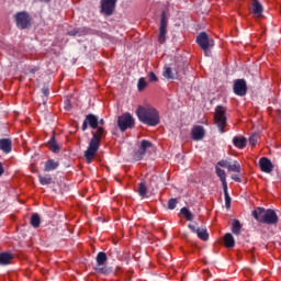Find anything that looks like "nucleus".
<instances>
[{
  "label": "nucleus",
  "mask_w": 281,
  "mask_h": 281,
  "mask_svg": "<svg viewBox=\"0 0 281 281\" xmlns=\"http://www.w3.org/2000/svg\"><path fill=\"white\" fill-rule=\"evenodd\" d=\"M233 144L234 146H236V148H245L247 146V138L243 137V136H235L233 138Z\"/></svg>",
  "instance_id": "obj_18"
},
{
  "label": "nucleus",
  "mask_w": 281,
  "mask_h": 281,
  "mask_svg": "<svg viewBox=\"0 0 281 281\" xmlns=\"http://www.w3.org/2000/svg\"><path fill=\"white\" fill-rule=\"evenodd\" d=\"M16 27L20 30H27L30 25H32V18H30V13L22 11L18 12L14 15Z\"/></svg>",
  "instance_id": "obj_6"
},
{
  "label": "nucleus",
  "mask_w": 281,
  "mask_h": 281,
  "mask_svg": "<svg viewBox=\"0 0 281 281\" xmlns=\"http://www.w3.org/2000/svg\"><path fill=\"white\" fill-rule=\"evenodd\" d=\"M108 260H109V257L105 255V252L103 251L98 252L95 258V261H97L95 267H104Z\"/></svg>",
  "instance_id": "obj_16"
},
{
  "label": "nucleus",
  "mask_w": 281,
  "mask_h": 281,
  "mask_svg": "<svg viewBox=\"0 0 281 281\" xmlns=\"http://www.w3.org/2000/svg\"><path fill=\"white\" fill-rule=\"evenodd\" d=\"M48 148L53 153H58V150H60V146H58V143H56V136L53 135L48 140Z\"/></svg>",
  "instance_id": "obj_22"
},
{
  "label": "nucleus",
  "mask_w": 281,
  "mask_h": 281,
  "mask_svg": "<svg viewBox=\"0 0 281 281\" xmlns=\"http://www.w3.org/2000/svg\"><path fill=\"white\" fill-rule=\"evenodd\" d=\"M32 227H41V216L38 214H33L31 217Z\"/></svg>",
  "instance_id": "obj_30"
},
{
  "label": "nucleus",
  "mask_w": 281,
  "mask_h": 281,
  "mask_svg": "<svg viewBox=\"0 0 281 281\" xmlns=\"http://www.w3.org/2000/svg\"><path fill=\"white\" fill-rule=\"evenodd\" d=\"M196 236L200 238V240H207L210 238V235L207 234V229L205 228H198Z\"/></svg>",
  "instance_id": "obj_28"
},
{
  "label": "nucleus",
  "mask_w": 281,
  "mask_h": 281,
  "mask_svg": "<svg viewBox=\"0 0 281 281\" xmlns=\"http://www.w3.org/2000/svg\"><path fill=\"white\" fill-rule=\"evenodd\" d=\"M42 93L46 97L49 95V88L47 87L42 88Z\"/></svg>",
  "instance_id": "obj_41"
},
{
  "label": "nucleus",
  "mask_w": 281,
  "mask_h": 281,
  "mask_svg": "<svg viewBox=\"0 0 281 281\" xmlns=\"http://www.w3.org/2000/svg\"><path fill=\"white\" fill-rule=\"evenodd\" d=\"M180 212L187 221H192V218H194V215L192 214V212H190V209L188 207H182Z\"/></svg>",
  "instance_id": "obj_31"
},
{
  "label": "nucleus",
  "mask_w": 281,
  "mask_h": 281,
  "mask_svg": "<svg viewBox=\"0 0 281 281\" xmlns=\"http://www.w3.org/2000/svg\"><path fill=\"white\" fill-rule=\"evenodd\" d=\"M89 126L92 128V138L90 139L88 148L85 151V159L87 164H91L93 161L98 150H100V142L106 137V131H104V127L98 126V116L94 114H88L86 116L81 125V130L87 131Z\"/></svg>",
  "instance_id": "obj_1"
},
{
  "label": "nucleus",
  "mask_w": 281,
  "mask_h": 281,
  "mask_svg": "<svg viewBox=\"0 0 281 281\" xmlns=\"http://www.w3.org/2000/svg\"><path fill=\"white\" fill-rule=\"evenodd\" d=\"M189 229L193 232V234H196V232L200 229L199 227L194 226L193 224H189Z\"/></svg>",
  "instance_id": "obj_39"
},
{
  "label": "nucleus",
  "mask_w": 281,
  "mask_h": 281,
  "mask_svg": "<svg viewBox=\"0 0 281 281\" xmlns=\"http://www.w3.org/2000/svg\"><path fill=\"white\" fill-rule=\"evenodd\" d=\"M93 269L97 273H102L103 276H109V273L113 272V270L106 266H94Z\"/></svg>",
  "instance_id": "obj_21"
},
{
  "label": "nucleus",
  "mask_w": 281,
  "mask_h": 281,
  "mask_svg": "<svg viewBox=\"0 0 281 281\" xmlns=\"http://www.w3.org/2000/svg\"><path fill=\"white\" fill-rule=\"evenodd\" d=\"M214 123L220 133H225V126H227V109H225V106L217 105L215 108Z\"/></svg>",
  "instance_id": "obj_4"
},
{
  "label": "nucleus",
  "mask_w": 281,
  "mask_h": 281,
  "mask_svg": "<svg viewBox=\"0 0 281 281\" xmlns=\"http://www.w3.org/2000/svg\"><path fill=\"white\" fill-rule=\"evenodd\" d=\"M162 76L167 80H175V78L177 76V71L172 70L171 67L166 66L164 71H162Z\"/></svg>",
  "instance_id": "obj_19"
},
{
  "label": "nucleus",
  "mask_w": 281,
  "mask_h": 281,
  "mask_svg": "<svg viewBox=\"0 0 281 281\" xmlns=\"http://www.w3.org/2000/svg\"><path fill=\"white\" fill-rule=\"evenodd\" d=\"M42 1H45V3H49V1H52V0H42Z\"/></svg>",
  "instance_id": "obj_45"
},
{
  "label": "nucleus",
  "mask_w": 281,
  "mask_h": 281,
  "mask_svg": "<svg viewBox=\"0 0 281 281\" xmlns=\"http://www.w3.org/2000/svg\"><path fill=\"white\" fill-rule=\"evenodd\" d=\"M136 115L139 122L147 126H157L161 122L159 111L153 105H139L136 110Z\"/></svg>",
  "instance_id": "obj_2"
},
{
  "label": "nucleus",
  "mask_w": 281,
  "mask_h": 281,
  "mask_svg": "<svg viewBox=\"0 0 281 281\" xmlns=\"http://www.w3.org/2000/svg\"><path fill=\"white\" fill-rule=\"evenodd\" d=\"M0 150H3L5 155L12 153V140L10 138L0 139Z\"/></svg>",
  "instance_id": "obj_14"
},
{
  "label": "nucleus",
  "mask_w": 281,
  "mask_h": 281,
  "mask_svg": "<svg viewBox=\"0 0 281 281\" xmlns=\"http://www.w3.org/2000/svg\"><path fill=\"white\" fill-rule=\"evenodd\" d=\"M168 33V19L166 18V12L161 13L158 43H166V34Z\"/></svg>",
  "instance_id": "obj_8"
},
{
  "label": "nucleus",
  "mask_w": 281,
  "mask_h": 281,
  "mask_svg": "<svg viewBox=\"0 0 281 281\" xmlns=\"http://www.w3.org/2000/svg\"><path fill=\"white\" fill-rule=\"evenodd\" d=\"M3 172H5L3 169V164L0 162V177H2Z\"/></svg>",
  "instance_id": "obj_44"
},
{
  "label": "nucleus",
  "mask_w": 281,
  "mask_h": 281,
  "mask_svg": "<svg viewBox=\"0 0 281 281\" xmlns=\"http://www.w3.org/2000/svg\"><path fill=\"white\" fill-rule=\"evenodd\" d=\"M38 179L42 186H49L52 183V177L40 176Z\"/></svg>",
  "instance_id": "obj_32"
},
{
  "label": "nucleus",
  "mask_w": 281,
  "mask_h": 281,
  "mask_svg": "<svg viewBox=\"0 0 281 281\" xmlns=\"http://www.w3.org/2000/svg\"><path fill=\"white\" fill-rule=\"evenodd\" d=\"M115 3H117V0H102L101 12L106 14V16H111V14H113V10H115Z\"/></svg>",
  "instance_id": "obj_10"
},
{
  "label": "nucleus",
  "mask_w": 281,
  "mask_h": 281,
  "mask_svg": "<svg viewBox=\"0 0 281 281\" xmlns=\"http://www.w3.org/2000/svg\"><path fill=\"white\" fill-rule=\"evenodd\" d=\"M191 135L194 142H201V139L205 137V128H203L201 125H196L192 128Z\"/></svg>",
  "instance_id": "obj_12"
},
{
  "label": "nucleus",
  "mask_w": 281,
  "mask_h": 281,
  "mask_svg": "<svg viewBox=\"0 0 281 281\" xmlns=\"http://www.w3.org/2000/svg\"><path fill=\"white\" fill-rule=\"evenodd\" d=\"M224 196H225V207L229 210L232 207V198L229 196V192L227 191V187H223Z\"/></svg>",
  "instance_id": "obj_29"
},
{
  "label": "nucleus",
  "mask_w": 281,
  "mask_h": 281,
  "mask_svg": "<svg viewBox=\"0 0 281 281\" xmlns=\"http://www.w3.org/2000/svg\"><path fill=\"white\" fill-rule=\"evenodd\" d=\"M13 258L14 257L10 252H1L0 254V265H2V266L10 265V262H12Z\"/></svg>",
  "instance_id": "obj_20"
},
{
  "label": "nucleus",
  "mask_w": 281,
  "mask_h": 281,
  "mask_svg": "<svg viewBox=\"0 0 281 281\" xmlns=\"http://www.w3.org/2000/svg\"><path fill=\"white\" fill-rule=\"evenodd\" d=\"M117 126L120 131L124 133L125 131H128V128H133L135 126V119H133L131 113H125L119 116Z\"/></svg>",
  "instance_id": "obj_7"
},
{
  "label": "nucleus",
  "mask_w": 281,
  "mask_h": 281,
  "mask_svg": "<svg viewBox=\"0 0 281 281\" xmlns=\"http://www.w3.org/2000/svg\"><path fill=\"white\" fill-rule=\"evenodd\" d=\"M157 80H159V79L157 78V75H155V72H150V74H149V81H150V82H157Z\"/></svg>",
  "instance_id": "obj_38"
},
{
  "label": "nucleus",
  "mask_w": 281,
  "mask_h": 281,
  "mask_svg": "<svg viewBox=\"0 0 281 281\" xmlns=\"http://www.w3.org/2000/svg\"><path fill=\"white\" fill-rule=\"evenodd\" d=\"M137 192H138L139 196H142V199H146V194H148V188L146 187L145 182H140L138 184Z\"/></svg>",
  "instance_id": "obj_26"
},
{
  "label": "nucleus",
  "mask_w": 281,
  "mask_h": 281,
  "mask_svg": "<svg viewBox=\"0 0 281 281\" xmlns=\"http://www.w3.org/2000/svg\"><path fill=\"white\" fill-rule=\"evenodd\" d=\"M138 91H144L146 87H148V83L146 82V79L140 78L137 83Z\"/></svg>",
  "instance_id": "obj_33"
},
{
  "label": "nucleus",
  "mask_w": 281,
  "mask_h": 281,
  "mask_svg": "<svg viewBox=\"0 0 281 281\" xmlns=\"http://www.w3.org/2000/svg\"><path fill=\"white\" fill-rule=\"evenodd\" d=\"M175 207H177V199H170L168 201V209L169 210H175Z\"/></svg>",
  "instance_id": "obj_36"
},
{
  "label": "nucleus",
  "mask_w": 281,
  "mask_h": 281,
  "mask_svg": "<svg viewBox=\"0 0 281 281\" xmlns=\"http://www.w3.org/2000/svg\"><path fill=\"white\" fill-rule=\"evenodd\" d=\"M82 35V30L80 29H72L68 31V36H81Z\"/></svg>",
  "instance_id": "obj_34"
},
{
  "label": "nucleus",
  "mask_w": 281,
  "mask_h": 281,
  "mask_svg": "<svg viewBox=\"0 0 281 281\" xmlns=\"http://www.w3.org/2000/svg\"><path fill=\"white\" fill-rule=\"evenodd\" d=\"M259 166H260V169L262 172H266V173H270V172H273V164L271 162V160H269V158H261L259 160Z\"/></svg>",
  "instance_id": "obj_13"
},
{
  "label": "nucleus",
  "mask_w": 281,
  "mask_h": 281,
  "mask_svg": "<svg viewBox=\"0 0 281 281\" xmlns=\"http://www.w3.org/2000/svg\"><path fill=\"white\" fill-rule=\"evenodd\" d=\"M249 144H250L251 146H256V144H258V136H257V134H254V135H251V136L249 137Z\"/></svg>",
  "instance_id": "obj_35"
},
{
  "label": "nucleus",
  "mask_w": 281,
  "mask_h": 281,
  "mask_svg": "<svg viewBox=\"0 0 281 281\" xmlns=\"http://www.w3.org/2000/svg\"><path fill=\"white\" fill-rule=\"evenodd\" d=\"M232 179H233V181H236L237 183H240V181H241L240 177L237 173L233 175Z\"/></svg>",
  "instance_id": "obj_40"
},
{
  "label": "nucleus",
  "mask_w": 281,
  "mask_h": 281,
  "mask_svg": "<svg viewBox=\"0 0 281 281\" xmlns=\"http://www.w3.org/2000/svg\"><path fill=\"white\" fill-rule=\"evenodd\" d=\"M196 43L200 45L201 49H203L205 56H210V47L214 45V40L207 36V33L202 32L196 37Z\"/></svg>",
  "instance_id": "obj_5"
},
{
  "label": "nucleus",
  "mask_w": 281,
  "mask_h": 281,
  "mask_svg": "<svg viewBox=\"0 0 281 281\" xmlns=\"http://www.w3.org/2000/svg\"><path fill=\"white\" fill-rule=\"evenodd\" d=\"M263 10L262 4L258 0L252 1V13L255 16H262Z\"/></svg>",
  "instance_id": "obj_17"
},
{
  "label": "nucleus",
  "mask_w": 281,
  "mask_h": 281,
  "mask_svg": "<svg viewBox=\"0 0 281 281\" xmlns=\"http://www.w3.org/2000/svg\"><path fill=\"white\" fill-rule=\"evenodd\" d=\"M221 167V168H228V166H229V161L228 160H220L218 162H217V167Z\"/></svg>",
  "instance_id": "obj_37"
},
{
  "label": "nucleus",
  "mask_w": 281,
  "mask_h": 281,
  "mask_svg": "<svg viewBox=\"0 0 281 281\" xmlns=\"http://www.w3.org/2000/svg\"><path fill=\"white\" fill-rule=\"evenodd\" d=\"M252 216L256 218V221H258V223H265L266 225H278V214L271 209L265 210L262 207H258L252 211Z\"/></svg>",
  "instance_id": "obj_3"
},
{
  "label": "nucleus",
  "mask_w": 281,
  "mask_h": 281,
  "mask_svg": "<svg viewBox=\"0 0 281 281\" xmlns=\"http://www.w3.org/2000/svg\"><path fill=\"white\" fill-rule=\"evenodd\" d=\"M227 170L228 172H240V164L237 160L229 161Z\"/></svg>",
  "instance_id": "obj_25"
},
{
  "label": "nucleus",
  "mask_w": 281,
  "mask_h": 281,
  "mask_svg": "<svg viewBox=\"0 0 281 281\" xmlns=\"http://www.w3.org/2000/svg\"><path fill=\"white\" fill-rule=\"evenodd\" d=\"M65 109L66 111H69V109H71V104L69 103V100L65 101Z\"/></svg>",
  "instance_id": "obj_42"
},
{
  "label": "nucleus",
  "mask_w": 281,
  "mask_h": 281,
  "mask_svg": "<svg viewBox=\"0 0 281 281\" xmlns=\"http://www.w3.org/2000/svg\"><path fill=\"white\" fill-rule=\"evenodd\" d=\"M98 126H104V119L98 120Z\"/></svg>",
  "instance_id": "obj_43"
},
{
  "label": "nucleus",
  "mask_w": 281,
  "mask_h": 281,
  "mask_svg": "<svg viewBox=\"0 0 281 281\" xmlns=\"http://www.w3.org/2000/svg\"><path fill=\"white\" fill-rule=\"evenodd\" d=\"M240 229H243V225L240 224V221L234 220V221H233V225H232V232H233V234H235L236 236H238V235L240 234Z\"/></svg>",
  "instance_id": "obj_27"
},
{
  "label": "nucleus",
  "mask_w": 281,
  "mask_h": 281,
  "mask_svg": "<svg viewBox=\"0 0 281 281\" xmlns=\"http://www.w3.org/2000/svg\"><path fill=\"white\" fill-rule=\"evenodd\" d=\"M215 172L220 180L222 181L223 188L227 187V175L225 173V170L221 169L218 166L215 167Z\"/></svg>",
  "instance_id": "obj_15"
},
{
  "label": "nucleus",
  "mask_w": 281,
  "mask_h": 281,
  "mask_svg": "<svg viewBox=\"0 0 281 281\" xmlns=\"http://www.w3.org/2000/svg\"><path fill=\"white\" fill-rule=\"evenodd\" d=\"M234 93L236 95H246L247 93V81L245 79H238L234 83Z\"/></svg>",
  "instance_id": "obj_11"
},
{
  "label": "nucleus",
  "mask_w": 281,
  "mask_h": 281,
  "mask_svg": "<svg viewBox=\"0 0 281 281\" xmlns=\"http://www.w3.org/2000/svg\"><path fill=\"white\" fill-rule=\"evenodd\" d=\"M58 168V162L55 160H47L44 167L45 172H52V170H56Z\"/></svg>",
  "instance_id": "obj_23"
},
{
  "label": "nucleus",
  "mask_w": 281,
  "mask_h": 281,
  "mask_svg": "<svg viewBox=\"0 0 281 281\" xmlns=\"http://www.w3.org/2000/svg\"><path fill=\"white\" fill-rule=\"evenodd\" d=\"M153 148V143L149 140H142L139 149L134 154V159L136 161H142L144 159V156L146 155V151Z\"/></svg>",
  "instance_id": "obj_9"
},
{
  "label": "nucleus",
  "mask_w": 281,
  "mask_h": 281,
  "mask_svg": "<svg viewBox=\"0 0 281 281\" xmlns=\"http://www.w3.org/2000/svg\"><path fill=\"white\" fill-rule=\"evenodd\" d=\"M224 245L225 247H228V248H232L234 247V245H236V240H234V236L232 234L227 233L224 236Z\"/></svg>",
  "instance_id": "obj_24"
}]
</instances>
